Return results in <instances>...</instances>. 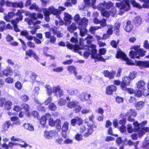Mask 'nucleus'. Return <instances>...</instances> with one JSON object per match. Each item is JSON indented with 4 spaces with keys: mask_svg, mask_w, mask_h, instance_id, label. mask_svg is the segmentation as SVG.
<instances>
[{
    "mask_svg": "<svg viewBox=\"0 0 149 149\" xmlns=\"http://www.w3.org/2000/svg\"><path fill=\"white\" fill-rule=\"evenodd\" d=\"M130 2L134 7L139 9H141L143 7L142 6H141L139 3L136 2L135 0H131Z\"/></svg>",
    "mask_w": 149,
    "mask_h": 149,
    "instance_id": "37",
    "label": "nucleus"
},
{
    "mask_svg": "<svg viewBox=\"0 0 149 149\" xmlns=\"http://www.w3.org/2000/svg\"><path fill=\"white\" fill-rule=\"evenodd\" d=\"M31 19H32V21L37 20V14L35 13H32L30 17Z\"/></svg>",
    "mask_w": 149,
    "mask_h": 149,
    "instance_id": "61",
    "label": "nucleus"
},
{
    "mask_svg": "<svg viewBox=\"0 0 149 149\" xmlns=\"http://www.w3.org/2000/svg\"><path fill=\"white\" fill-rule=\"evenodd\" d=\"M123 60L126 61V63L128 65H135V63L133 62L132 60L129 59L127 56Z\"/></svg>",
    "mask_w": 149,
    "mask_h": 149,
    "instance_id": "38",
    "label": "nucleus"
},
{
    "mask_svg": "<svg viewBox=\"0 0 149 149\" xmlns=\"http://www.w3.org/2000/svg\"><path fill=\"white\" fill-rule=\"evenodd\" d=\"M100 28L101 27L99 26H91L89 29V31L91 34H94L95 31Z\"/></svg>",
    "mask_w": 149,
    "mask_h": 149,
    "instance_id": "44",
    "label": "nucleus"
},
{
    "mask_svg": "<svg viewBox=\"0 0 149 149\" xmlns=\"http://www.w3.org/2000/svg\"><path fill=\"white\" fill-rule=\"evenodd\" d=\"M27 45L30 48L34 49L36 47L35 43L31 41H28L27 43Z\"/></svg>",
    "mask_w": 149,
    "mask_h": 149,
    "instance_id": "57",
    "label": "nucleus"
},
{
    "mask_svg": "<svg viewBox=\"0 0 149 149\" xmlns=\"http://www.w3.org/2000/svg\"><path fill=\"white\" fill-rule=\"evenodd\" d=\"M12 125L10 120L5 121L2 125L1 128V132H5L8 130L10 126H12Z\"/></svg>",
    "mask_w": 149,
    "mask_h": 149,
    "instance_id": "19",
    "label": "nucleus"
},
{
    "mask_svg": "<svg viewBox=\"0 0 149 149\" xmlns=\"http://www.w3.org/2000/svg\"><path fill=\"white\" fill-rule=\"evenodd\" d=\"M116 7L119 8L120 11L123 10L122 13L128 11L130 8L129 1L124 0L119 3H116Z\"/></svg>",
    "mask_w": 149,
    "mask_h": 149,
    "instance_id": "5",
    "label": "nucleus"
},
{
    "mask_svg": "<svg viewBox=\"0 0 149 149\" xmlns=\"http://www.w3.org/2000/svg\"><path fill=\"white\" fill-rule=\"evenodd\" d=\"M37 77V75L35 72H32L31 75L30 77V81L32 82L36 80Z\"/></svg>",
    "mask_w": 149,
    "mask_h": 149,
    "instance_id": "51",
    "label": "nucleus"
},
{
    "mask_svg": "<svg viewBox=\"0 0 149 149\" xmlns=\"http://www.w3.org/2000/svg\"><path fill=\"white\" fill-rule=\"evenodd\" d=\"M23 126L26 129L30 131L34 130L33 127L29 123H25L23 124Z\"/></svg>",
    "mask_w": 149,
    "mask_h": 149,
    "instance_id": "36",
    "label": "nucleus"
},
{
    "mask_svg": "<svg viewBox=\"0 0 149 149\" xmlns=\"http://www.w3.org/2000/svg\"><path fill=\"white\" fill-rule=\"evenodd\" d=\"M22 110H23L28 115H30L29 111L30 107L29 105L25 103H23L21 104Z\"/></svg>",
    "mask_w": 149,
    "mask_h": 149,
    "instance_id": "20",
    "label": "nucleus"
},
{
    "mask_svg": "<svg viewBox=\"0 0 149 149\" xmlns=\"http://www.w3.org/2000/svg\"><path fill=\"white\" fill-rule=\"evenodd\" d=\"M64 20L67 24H70L71 23L70 20L72 19L71 16L68 13L65 12L64 13Z\"/></svg>",
    "mask_w": 149,
    "mask_h": 149,
    "instance_id": "27",
    "label": "nucleus"
},
{
    "mask_svg": "<svg viewBox=\"0 0 149 149\" xmlns=\"http://www.w3.org/2000/svg\"><path fill=\"white\" fill-rule=\"evenodd\" d=\"M37 109L38 110L40 111L45 112L46 111V109L44 106H43L41 104H40L37 107Z\"/></svg>",
    "mask_w": 149,
    "mask_h": 149,
    "instance_id": "60",
    "label": "nucleus"
},
{
    "mask_svg": "<svg viewBox=\"0 0 149 149\" xmlns=\"http://www.w3.org/2000/svg\"><path fill=\"white\" fill-rule=\"evenodd\" d=\"M91 58L93 59H96L97 61L105 62V60L101 56L105 54L106 49L104 48L100 49L99 54H97V50L95 45L91 44Z\"/></svg>",
    "mask_w": 149,
    "mask_h": 149,
    "instance_id": "3",
    "label": "nucleus"
},
{
    "mask_svg": "<svg viewBox=\"0 0 149 149\" xmlns=\"http://www.w3.org/2000/svg\"><path fill=\"white\" fill-rule=\"evenodd\" d=\"M101 26L103 27H105L107 25L106 19L104 18H103L100 20V23Z\"/></svg>",
    "mask_w": 149,
    "mask_h": 149,
    "instance_id": "62",
    "label": "nucleus"
},
{
    "mask_svg": "<svg viewBox=\"0 0 149 149\" xmlns=\"http://www.w3.org/2000/svg\"><path fill=\"white\" fill-rule=\"evenodd\" d=\"M13 7L15 8H19L21 9L24 7V5L23 2L22 1L18 2H13Z\"/></svg>",
    "mask_w": 149,
    "mask_h": 149,
    "instance_id": "32",
    "label": "nucleus"
},
{
    "mask_svg": "<svg viewBox=\"0 0 149 149\" xmlns=\"http://www.w3.org/2000/svg\"><path fill=\"white\" fill-rule=\"evenodd\" d=\"M137 66L142 67H144V61H139L136 62L135 65Z\"/></svg>",
    "mask_w": 149,
    "mask_h": 149,
    "instance_id": "59",
    "label": "nucleus"
},
{
    "mask_svg": "<svg viewBox=\"0 0 149 149\" xmlns=\"http://www.w3.org/2000/svg\"><path fill=\"white\" fill-rule=\"evenodd\" d=\"M22 10H18L16 13H15L13 11L9 12L8 13V16L11 19L16 15L18 16V17L15 19H22V16L21 15V13H22L23 11Z\"/></svg>",
    "mask_w": 149,
    "mask_h": 149,
    "instance_id": "10",
    "label": "nucleus"
},
{
    "mask_svg": "<svg viewBox=\"0 0 149 149\" xmlns=\"http://www.w3.org/2000/svg\"><path fill=\"white\" fill-rule=\"evenodd\" d=\"M13 110L15 111L19 112L22 110L21 106L16 105L14 106Z\"/></svg>",
    "mask_w": 149,
    "mask_h": 149,
    "instance_id": "63",
    "label": "nucleus"
},
{
    "mask_svg": "<svg viewBox=\"0 0 149 149\" xmlns=\"http://www.w3.org/2000/svg\"><path fill=\"white\" fill-rule=\"evenodd\" d=\"M131 84V80L129 77L127 76H124L122 78V81L120 87L122 90L129 86Z\"/></svg>",
    "mask_w": 149,
    "mask_h": 149,
    "instance_id": "6",
    "label": "nucleus"
},
{
    "mask_svg": "<svg viewBox=\"0 0 149 149\" xmlns=\"http://www.w3.org/2000/svg\"><path fill=\"white\" fill-rule=\"evenodd\" d=\"M22 21V19H14L11 21V22L13 26L14 30L16 32L20 31V30L18 28L17 24L19 22Z\"/></svg>",
    "mask_w": 149,
    "mask_h": 149,
    "instance_id": "13",
    "label": "nucleus"
},
{
    "mask_svg": "<svg viewBox=\"0 0 149 149\" xmlns=\"http://www.w3.org/2000/svg\"><path fill=\"white\" fill-rule=\"evenodd\" d=\"M146 51L142 48H140L137 51V53H138L139 57H143L145 55Z\"/></svg>",
    "mask_w": 149,
    "mask_h": 149,
    "instance_id": "40",
    "label": "nucleus"
},
{
    "mask_svg": "<svg viewBox=\"0 0 149 149\" xmlns=\"http://www.w3.org/2000/svg\"><path fill=\"white\" fill-rule=\"evenodd\" d=\"M91 97L90 94H88L85 92L82 93L79 95V98L84 102L89 100Z\"/></svg>",
    "mask_w": 149,
    "mask_h": 149,
    "instance_id": "17",
    "label": "nucleus"
},
{
    "mask_svg": "<svg viewBox=\"0 0 149 149\" xmlns=\"http://www.w3.org/2000/svg\"><path fill=\"white\" fill-rule=\"evenodd\" d=\"M69 123L67 121H65L63 124L61 128V135L63 137L64 139L67 138V132L69 129Z\"/></svg>",
    "mask_w": 149,
    "mask_h": 149,
    "instance_id": "9",
    "label": "nucleus"
},
{
    "mask_svg": "<svg viewBox=\"0 0 149 149\" xmlns=\"http://www.w3.org/2000/svg\"><path fill=\"white\" fill-rule=\"evenodd\" d=\"M145 104V102L142 101L138 102L134 104V106L137 110L141 109Z\"/></svg>",
    "mask_w": 149,
    "mask_h": 149,
    "instance_id": "33",
    "label": "nucleus"
},
{
    "mask_svg": "<svg viewBox=\"0 0 149 149\" xmlns=\"http://www.w3.org/2000/svg\"><path fill=\"white\" fill-rule=\"evenodd\" d=\"M71 125L74 126L76 124L78 125H80L83 123V120L82 119L78 116L75 117L74 118L71 119Z\"/></svg>",
    "mask_w": 149,
    "mask_h": 149,
    "instance_id": "12",
    "label": "nucleus"
},
{
    "mask_svg": "<svg viewBox=\"0 0 149 149\" xmlns=\"http://www.w3.org/2000/svg\"><path fill=\"white\" fill-rule=\"evenodd\" d=\"M137 73H136L135 72H132L130 73L129 76H128L130 80L131 81L133 79L136 77Z\"/></svg>",
    "mask_w": 149,
    "mask_h": 149,
    "instance_id": "53",
    "label": "nucleus"
},
{
    "mask_svg": "<svg viewBox=\"0 0 149 149\" xmlns=\"http://www.w3.org/2000/svg\"><path fill=\"white\" fill-rule=\"evenodd\" d=\"M120 24L119 22L115 23L114 26L113 31L117 35L120 34Z\"/></svg>",
    "mask_w": 149,
    "mask_h": 149,
    "instance_id": "23",
    "label": "nucleus"
},
{
    "mask_svg": "<svg viewBox=\"0 0 149 149\" xmlns=\"http://www.w3.org/2000/svg\"><path fill=\"white\" fill-rule=\"evenodd\" d=\"M136 113L134 110L130 109L126 113L125 116H133L135 117L136 116Z\"/></svg>",
    "mask_w": 149,
    "mask_h": 149,
    "instance_id": "34",
    "label": "nucleus"
},
{
    "mask_svg": "<svg viewBox=\"0 0 149 149\" xmlns=\"http://www.w3.org/2000/svg\"><path fill=\"white\" fill-rule=\"evenodd\" d=\"M15 87L18 90H21L22 87V83L19 81H17L15 83Z\"/></svg>",
    "mask_w": 149,
    "mask_h": 149,
    "instance_id": "49",
    "label": "nucleus"
},
{
    "mask_svg": "<svg viewBox=\"0 0 149 149\" xmlns=\"http://www.w3.org/2000/svg\"><path fill=\"white\" fill-rule=\"evenodd\" d=\"M145 83L143 80L139 81L136 84L137 88L139 89H143L144 88Z\"/></svg>",
    "mask_w": 149,
    "mask_h": 149,
    "instance_id": "30",
    "label": "nucleus"
},
{
    "mask_svg": "<svg viewBox=\"0 0 149 149\" xmlns=\"http://www.w3.org/2000/svg\"><path fill=\"white\" fill-rule=\"evenodd\" d=\"M65 9V8L62 6L58 7V9L55 8L52 6H50L48 8H43L42 10L43 13L44 15V18L45 21L47 22H49L50 21V18L49 16L51 14L56 16L58 18L61 20V24H60V20L59 22V25H62L63 24V21L61 19L60 15L61 13V12L64 11Z\"/></svg>",
    "mask_w": 149,
    "mask_h": 149,
    "instance_id": "2",
    "label": "nucleus"
},
{
    "mask_svg": "<svg viewBox=\"0 0 149 149\" xmlns=\"http://www.w3.org/2000/svg\"><path fill=\"white\" fill-rule=\"evenodd\" d=\"M35 52L32 49H30L26 51L25 52V55L26 56H28L29 57H31L33 56Z\"/></svg>",
    "mask_w": 149,
    "mask_h": 149,
    "instance_id": "47",
    "label": "nucleus"
},
{
    "mask_svg": "<svg viewBox=\"0 0 149 149\" xmlns=\"http://www.w3.org/2000/svg\"><path fill=\"white\" fill-rule=\"evenodd\" d=\"M109 12L110 15H111L112 17H114L117 12L116 8L115 7L112 8L111 10L109 11Z\"/></svg>",
    "mask_w": 149,
    "mask_h": 149,
    "instance_id": "56",
    "label": "nucleus"
},
{
    "mask_svg": "<svg viewBox=\"0 0 149 149\" xmlns=\"http://www.w3.org/2000/svg\"><path fill=\"white\" fill-rule=\"evenodd\" d=\"M6 24L5 22L2 20L0 21V31H2L6 30Z\"/></svg>",
    "mask_w": 149,
    "mask_h": 149,
    "instance_id": "45",
    "label": "nucleus"
},
{
    "mask_svg": "<svg viewBox=\"0 0 149 149\" xmlns=\"http://www.w3.org/2000/svg\"><path fill=\"white\" fill-rule=\"evenodd\" d=\"M24 21L26 22L29 25H35L37 24H39L41 23V21L40 20H38L35 22H33L32 19H31L29 18H26L24 19Z\"/></svg>",
    "mask_w": 149,
    "mask_h": 149,
    "instance_id": "24",
    "label": "nucleus"
},
{
    "mask_svg": "<svg viewBox=\"0 0 149 149\" xmlns=\"http://www.w3.org/2000/svg\"><path fill=\"white\" fill-rule=\"evenodd\" d=\"M49 124L51 127H54L55 125V120L52 118H49Z\"/></svg>",
    "mask_w": 149,
    "mask_h": 149,
    "instance_id": "58",
    "label": "nucleus"
},
{
    "mask_svg": "<svg viewBox=\"0 0 149 149\" xmlns=\"http://www.w3.org/2000/svg\"><path fill=\"white\" fill-rule=\"evenodd\" d=\"M88 19L86 17H84L79 22L78 26L80 31V36L83 37L87 34L88 30L86 27L88 24Z\"/></svg>",
    "mask_w": 149,
    "mask_h": 149,
    "instance_id": "4",
    "label": "nucleus"
},
{
    "mask_svg": "<svg viewBox=\"0 0 149 149\" xmlns=\"http://www.w3.org/2000/svg\"><path fill=\"white\" fill-rule=\"evenodd\" d=\"M20 98L22 101L24 102H27L29 99V96L26 94H24L21 95Z\"/></svg>",
    "mask_w": 149,
    "mask_h": 149,
    "instance_id": "39",
    "label": "nucleus"
},
{
    "mask_svg": "<svg viewBox=\"0 0 149 149\" xmlns=\"http://www.w3.org/2000/svg\"><path fill=\"white\" fill-rule=\"evenodd\" d=\"M67 69L69 72L71 73H74V75H76L77 74L76 68L73 65L68 66L67 67Z\"/></svg>",
    "mask_w": 149,
    "mask_h": 149,
    "instance_id": "25",
    "label": "nucleus"
},
{
    "mask_svg": "<svg viewBox=\"0 0 149 149\" xmlns=\"http://www.w3.org/2000/svg\"><path fill=\"white\" fill-rule=\"evenodd\" d=\"M57 134L58 132L54 130L49 131L45 130L44 131V136L47 139H51L53 137H55Z\"/></svg>",
    "mask_w": 149,
    "mask_h": 149,
    "instance_id": "8",
    "label": "nucleus"
},
{
    "mask_svg": "<svg viewBox=\"0 0 149 149\" xmlns=\"http://www.w3.org/2000/svg\"><path fill=\"white\" fill-rule=\"evenodd\" d=\"M51 117V115L49 113H46L42 116L39 119V123L42 126H44L46 122L47 119Z\"/></svg>",
    "mask_w": 149,
    "mask_h": 149,
    "instance_id": "16",
    "label": "nucleus"
},
{
    "mask_svg": "<svg viewBox=\"0 0 149 149\" xmlns=\"http://www.w3.org/2000/svg\"><path fill=\"white\" fill-rule=\"evenodd\" d=\"M78 103V102L77 101H70L68 103L67 107L71 109L74 108L77 106Z\"/></svg>",
    "mask_w": 149,
    "mask_h": 149,
    "instance_id": "26",
    "label": "nucleus"
},
{
    "mask_svg": "<svg viewBox=\"0 0 149 149\" xmlns=\"http://www.w3.org/2000/svg\"><path fill=\"white\" fill-rule=\"evenodd\" d=\"M49 109L51 111H55L57 109L56 106L53 103H51L48 107Z\"/></svg>",
    "mask_w": 149,
    "mask_h": 149,
    "instance_id": "50",
    "label": "nucleus"
},
{
    "mask_svg": "<svg viewBox=\"0 0 149 149\" xmlns=\"http://www.w3.org/2000/svg\"><path fill=\"white\" fill-rule=\"evenodd\" d=\"M13 105L12 102L10 100H7L5 102L4 104V109L7 110H9L11 108Z\"/></svg>",
    "mask_w": 149,
    "mask_h": 149,
    "instance_id": "28",
    "label": "nucleus"
},
{
    "mask_svg": "<svg viewBox=\"0 0 149 149\" xmlns=\"http://www.w3.org/2000/svg\"><path fill=\"white\" fill-rule=\"evenodd\" d=\"M66 46L68 49L75 52H76L77 51H78L80 49V47L78 45H73L70 44L69 42H68L67 43Z\"/></svg>",
    "mask_w": 149,
    "mask_h": 149,
    "instance_id": "15",
    "label": "nucleus"
},
{
    "mask_svg": "<svg viewBox=\"0 0 149 149\" xmlns=\"http://www.w3.org/2000/svg\"><path fill=\"white\" fill-rule=\"evenodd\" d=\"M13 70L10 66H7L5 69L0 72V77H2L4 76L8 77L9 76H11L13 74Z\"/></svg>",
    "mask_w": 149,
    "mask_h": 149,
    "instance_id": "7",
    "label": "nucleus"
},
{
    "mask_svg": "<svg viewBox=\"0 0 149 149\" xmlns=\"http://www.w3.org/2000/svg\"><path fill=\"white\" fill-rule=\"evenodd\" d=\"M85 123L86 124L87 128L85 125H81L79 128V132L77 133L75 136V139L77 141H80L83 139V136L86 138L92 135L94 131V129H96L97 125L95 124L90 123L88 121H85Z\"/></svg>",
    "mask_w": 149,
    "mask_h": 149,
    "instance_id": "1",
    "label": "nucleus"
},
{
    "mask_svg": "<svg viewBox=\"0 0 149 149\" xmlns=\"http://www.w3.org/2000/svg\"><path fill=\"white\" fill-rule=\"evenodd\" d=\"M126 56L127 55L125 53L119 49L117 51L116 57L117 59L120 58L123 60Z\"/></svg>",
    "mask_w": 149,
    "mask_h": 149,
    "instance_id": "21",
    "label": "nucleus"
},
{
    "mask_svg": "<svg viewBox=\"0 0 149 149\" xmlns=\"http://www.w3.org/2000/svg\"><path fill=\"white\" fill-rule=\"evenodd\" d=\"M66 102V100L65 99L61 98L58 102V104L61 106H63Z\"/></svg>",
    "mask_w": 149,
    "mask_h": 149,
    "instance_id": "64",
    "label": "nucleus"
},
{
    "mask_svg": "<svg viewBox=\"0 0 149 149\" xmlns=\"http://www.w3.org/2000/svg\"><path fill=\"white\" fill-rule=\"evenodd\" d=\"M141 2H143L144 3L142 5L143 8H149V0H139Z\"/></svg>",
    "mask_w": 149,
    "mask_h": 149,
    "instance_id": "41",
    "label": "nucleus"
},
{
    "mask_svg": "<svg viewBox=\"0 0 149 149\" xmlns=\"http://www.w3.org/2000/svg\"><path fill=\"white\" fill-rule=\"evenodd\" d=\"M119 43V41H118L117 42L115 40H112L110 42L111 45L112 47H113L116 48L117 47V45Z\"/></svg>",
    "mask_w": 149,
    "mask_h": 149,
    "instance_id": "55",
    "label": "nucleus"
},
{
    "mask_svg": "<svg viewBox=\"0 0 149 149\" xmlns=\"http://www.w3.org/2000/svg\"><path fill=\"white\" fill-rule=\"evenodd\" d=\"M84 40L82 38H80L79 39V45L80 46L83 47L80 48V49H84V50H87L88 51H90V48L91 49V45L90 46L88 45H84Z\"/></svg>",
    "mask_w": 149,
    "mask_h": 149,
    "instance_id": "18",
    "label": "nucleus"
},
{
    "mask_svg": "<svg viewBox=\"0 0 149 149\" xmlns=\"http://www.w3.org/2000/svg\"><path fill=\"white\" fill-rule=\"evenodd\" d=\"M133 125L134 127H137L136 128H134V132H136L139 131L140 128L139 127L140 126V124L138 123L137 121H136L133 123Z\"/></svg>",
    "mask_w": 149,
    "mask_h": 149,
    "instance_id": "48",
    "label": "nucleus"
},
{
    "mask_svg": "<svg viewBox=\"0 0 149 149\" xmlns=\"http://www.w3.org/2000/svg\"><path fill=\"white\" fill-rule=\"evenodd\" d=\"M103 73L105 77L108 78L109 79H113L114 78L116 72L115 71L113 70L109 72L108 70H104Z\"/></svg>",
    "mask_w": 149,
    "mask_h": 149,
    "instance_id": "14",
    "label": "nucleus"
},
{
    "mask_svg": "<svg viewBox=\"0 0 149 149\" xmlns=\"http://www.w3.org/2000/svg\"><path fill=\"white\" fill-rule=\"evenodd\" d=\"M117 89V87L114 85L111 84L107 86L105 90L106 94L108 95H112Z\"/></svg>",
    "mask_w": 149,
    "mask_h": 149,
    "instance_id": "11",
    "label": "nucleus"
},
{
    "mask_svg": "<svg viewBox=\"0 0 149 149\" xmlns=\"http://www.w3.org/2000/svg\"><path fill=\"white\" fill-rule=\"evenodd\" d=\"M113 3L111 1L106 2L105 1L104 2L103 6L105 8L109 9L113 6Z\"/></svg>",
    "mask_w": 149,
    "mask_h": 149,
    "instance_id": "35",
    "label": "nucleus"
},
{
    "mask_svg": "<svg viewBox=\"0 0 149 149\" xmlns=\"http://www.w3.org/2000/svg\"><path fill=\"white\" fill-rule=\"evenodd\" d=\"M5 81L7 84H12L14 81V79L13 78L8 77L5 79Z\"/></svg>",
    "mask_w": 149,
    "mask_h": 149,
    "instance_id": "54",
    "label": "nucleus"
},
{
    "mask_svg": "<svg viewBox=\"0 0 149 149\" xmlns=\"http://www.w3.org/2000/svg\"><path fill=\"white\" fill-rule=\"evenodd\" d=\"M122 90L127 91L128 93L130 94H133L134 93L135 91L133 88H127V87H126L125 89L124 88L122 89Z\"/></svg>",
    "mask_w": 149,
    "mask_h": 149,
    "instance_id": "46",
    "label": "nucleus"
},
{
    "mask_svg": "<svg viewBox=\"0 0 149 149\" xmlns=\"http://www.w3.org/2000/svg\"><path fill=\"white\" fill-rule=\"evenodd\" d=\"M61 120L57 118L55 120V125L56 128L60 129L61 127Z\"/></svg>",
    "mask_w": 149,
    "mask_h": 149,
    "instance_id": "43",
    "label": "nucleus"
},
{
    "mask_svg": "<svg viewBox=\"0 0 149 149\" xmlns=\"http://www.w3.org/2000/svg\"><path fill=\"white\" fill-rule=\"evenodd\" d=\"M133 22L134 24L136 26H139L141 24V18L140 17H136L134 18L133 20Z\"/></svg>",
    "mask_w": 149,
    "mask_h": 149,
    "instance_id": "31",
    "label": "nucleus"
},
{
    "mask_svg": "<svg viewBox=\"0 0 149 149\" xmlns=\"http://www.w3.org/2000/svg\"><path fill=\"white\" fill-rule=\"evenodd\" d=\"M129 56L131 58L134 59L136 58L139 59V57L138 56L137 52L133 50H131L129 52Z\"/></svg>",
    "mask_w": 149,
    "mask_h": 149,
    "instance_id": "29",
    "label": "nucleus"
},
{
    "mask_svg": "<svg viewBox=\"0 0 149 149\" xmlns=\"http://www.w3.org/2000/svg\"><path fill=\"white\" fill-rule=\"evenodd\" d=\"M133 26L131 24V21L130 20L127 21L125 28V31L127 32H130L133 30Z\"/></svg>",
    "mask_w": 149,
    "mask_h": 149,
    "instance_id": "22",
    "label": "nucleus"
},
{
    "mask_svg": "<svg viewBox=\"0 0 149 149\" xmlns=\"http://www.w3.org/2000/svg\"><path fill=\"white\" fill-rule=\"evenodd\" d=\"M86 51H85L83 53V56L85 58H87L89 56V55L91 54L90 52H91V48H90V51H88L87 50H86Z\"/></svg>",
    "mask_w": 149,
    "mask_h": 149,
    "instance_id": "52",
    "label": "nucleus"
},
{
    "mask_svg": "<svg viewBox=\"0 0 149 149\" xmlns=\"http://www.w3.org/2000/svg\"><path fill=\"white\" fill-rule=\"evenodd\" d=\"M143 92L140 89H138L134 91V94L135 96L137 97H140L142 96V94H143Z\"/></svg>",
    "mask_w": 149,
    "mask_h": 149,
    "instance_id": "42",
    "label": "nucleus"
}]
</instances>
